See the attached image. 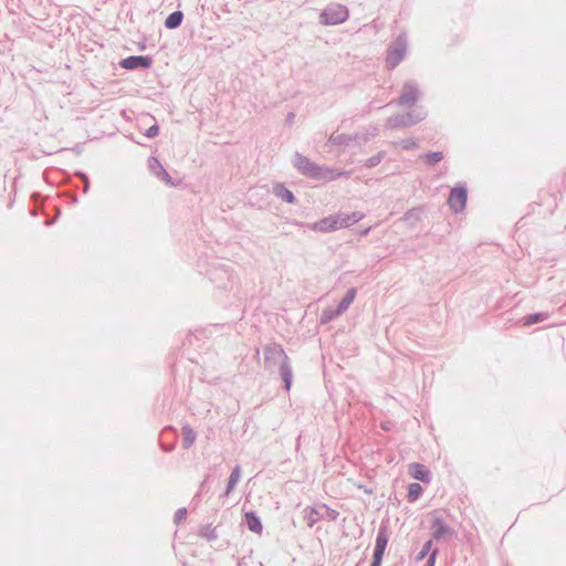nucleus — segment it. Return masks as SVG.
<instances>
[{"label":"nucleus","mask_w":566,"mask_h":566,"mask_svg":"<svg viewBox=\"0 0 566 566\" xmlns=\"http://www.w3.org/2000/svg\"><path fill=\"white\" fill-rule=\"evenodd\" d=\"M348 11L344 6L335 4L328 7L322 14L327 23L336 24L346 20Z\"/></svg>","instance_id":"obj_1"},{"label":"nucleus","mask_w":566,"mask_h":566,"mask_svg":"<svg viewBox=\"0 0 566 566\" xmlns=\"http://www.w3.org/2000/svg\"><path fill=\"white\" fill-rule=\"evenodd\" d=\"M467 203V191L463 188L452 189L449 196V205L455 212L463 210Z\"/></svg>","instance_id":"obj_2"},{"label":"nucleus","mask_w":566,"mask_h":566,"mask_svg":"<svg viewBox=\"0 0 566 566\" xmlns=\"http://www.w3.org/2000/svg\"><path fill=\"white\" fill-rule=\"evenodd\" d=\"M342 224L343 223L339 220V214H336L319 220L314 224V229L323 232H328L342 229Z\"/></svg>","instance_id":"obj_3"},{"label":"nucleus","mask_w":566,"mask_h":566,"mask_svg":"<svg viewBox=\"0 0 566 566\" xmlns=\"http://www.w3.org/2000/svg\"><path fill=\"white\" fill-rule=\"evenodd\" d=\"M120 65L126 70L149 67L151 65V59L148 56H129L122 60Z\"/></svg>","instance_id":"obj_4"},{"label":"nucleus","mask_w":566,"mask_h":566,"mask_svg":"<svg viewBox=\"0 0 566 566\" xmlns=\"http://www.w3.org/2000/svg\"><path fill=\"white\" fill-rule=\"evenodd\" d=\"M406 48L402 43H396L390 46L387 55V63L390 67H395L403 59Z\"/></svg>","instance_id":"obj_5"},{"label":"nucleus","mask_w":566,"mask_h":566,"mask_svg":"<svg viewBox=\"0 0 566 566\" xmlns=\"http://www.w3.org/2000/svg\"><path fill=\"white\" fill-rule=\"evenodd\" d=\"M408 472L415 480H419L426 483L430 481V471L421 463H411L408 468Z\"/></svg>","instance_id":"obj_6"},{"label":"nucleus","mask_w":566,"mask_h":566,"mask_svg":"<svg viewBox=\"0 0 566 566\" xmlns=\"http://www.w3.org/2000/svg\"><path fill=\"white\" fill-rule=\"evenodd\" d=\"M244 517H245V523H247L248 528L251 532L261 535L262 531H263V526H262L260 518L253 512H247L244 514Z\"/></svg>","instance_id":"obj_7"},{"label":"nucleus","mask_w":566,"mask_h":566,"mask_svg":"<svg viewBox=\"0 0 566 566\" xmlns=\"http://www.w3.org/2000/svg\"><path fill=\"white\" fill-rule=\"evenodd\" d=\"M364 218V213L359 211H355L352 213H339V220L343 223L342 228H346L357 223L359 220Z\"/></svg>","instance_id":"obj_8"},{"label":"nucleus","mask_w":566,"mask_h":566,"mask_svg":"<svg viewBox=\"0 0 566 566\" xmlns=\"http://www.w3.org/2000/svg\"><path fill=\"white\" fill-rule=\"evenodd\" d=\"M296 167L304 174L310 176H317L318 169L304 157H298L296 160Z\"/></svg>","instance_id":"obj_9"},{"label":"nucleus","mask_w":566,"mask_h":566,"mask_svg":"<svg viewBox=\"0 0 566 566\" xmlns=\"http://www.w3.org/2000/svg\"><path fill=\"white\" fill-rule=\"evenodd\" d=\"M387 543H388V536H387L386 531L382 530L377 535L374 555H377V557L382 556L385 553Z\"/></svg>","instance_id":"obj_10"},{"label":"nucleus","mask_w":566,"mask_h":566,"mask_svg":"<svg viewBox=\"0 0 566 566\" xmlns=\"http://www.w3.org/2000/svg\"><path fill=\"white\" fill-rule=\"evenodd\" d=\"M355 296H356V291L354 289L349 290L346 293L345 297L338 304L336 315H339L340 313L346 311L348 308V306L353 303Z\"/></svg>","instance_id":"obj_11"},{"label":"nucleus","mask_w":566,"mask_h":566,"mask_svg":"<svg viewBox=\"0 0 566 566\" xmlns=\"http://www.w3.org/2000/svg\"><path fill=\"white\" fill-rule=\"evenodd\" d=\"M182 17H184L182 12H180V11H175V12L170 13L165 21L166 28L175 29V28L179 27L181 24Z\"/></svg>","instance_id":"obj_12"},{"label":"nucleus","mask_w":566,"mask_h":566,"mask_svg":"<svg viewBox=\"0 0 566 566\" xmlns=\"http://www.w3.org/2000/svg\"><path fill=\"white\" fill-rule=\"evenodd\" d=\"M182 438H184V447L185 448H190L193 444V442L196 440V433L191 427H189V426L182 427Z\"/></svg>","instance_id":"obj_13"},{"label":"nucleus","mask_w":566,"mask_h":566,"mask_svg":"<svg viewBox=\"0 0 566 566\" xmlns=\"http://www.w3.org/2000/svg\"><path fill=\"white\" fill-rule=\"evenodd\" d=\"M432 528H433V536L436 538H439L449 532L448 527L446 526V524L443 523V521L441 518H436L433 521Z\"/></svg>","instance_id":"obj_14"},{"label":"nucleus","mask_w":566,"mask_h":566,"mask_svg":"<svg viewBox=\"0 0 566 566\" xmlns=\"http://www.w3.org/2000/svg\"><path fill=\"white\" fill-rule=\"evenodd\" d=\"M240 478H241V470L239 467H235L229 478L228 486L226 490L227 495L230 494V492L234 489V486L238 483V481L240 480Z\"/></svg>","instance_id":"obj_15"},{"label":"nucleus","mask_w":566,"mask_h":566,"mask_svg":"<svg viewBox=\"0 0 566 566\" xmlns=\"http://www.w3.org/2000/svg\"><path fill=\"white\" fill-rule=\"evenodd\" d=\"M416 98H417L416 91L412 87H407L400 97V102H401V104L409 105V104L415 103Z\"/></svg>","instance_id":"obj_16"},{"label":"nucleus","mask_w":566,"mask_h":566,"mask_svg":"<svg viewBox=\"0 0 566 566\" xmlns=\"http://www.w3.org/2000/svg\"><path fill=\"white\" fill-rule=\"evenodd\" d=\"M422 493V486L419 483H411L408 488V500L416 501Z\"/></svg>","instance_id":"obj_17"},{"label":"nucleus","mask_w":566,"mask_h":566,"mask_svg":"<svg viewBox=\"0 0 566 566\" xmlns=\"http://www.w3.org/2000/svg\"><path fill=\"white\" fill-rule=\"evenodd\" d=\"M545 318H547V315L546 314H542V313L533 314V315H527L526 317H524V325H532V324L542 322Z\"/></svg>","instance_id":"obj_18"},{"label":"nucleus","mask_w":566,"mask_h":566,"mask_svg":"<svg viewBox=\"0 0 566 566\" xmlns=\"http://www.w3.org/2000/svg\"><path fill=\"white\" fill-rule=\"evenodd\" d=\"M426 158L429 164H437L442 159V153H429Z\"/></svg>","instance_id":"obj_19"},{"label":"nucleus","mask_w":566,"mask_h":566,"mask_svg":"<svg viewBox=\"0 0 566 566\" xmlns=\"http://www.w3.org/2000/svg\"><path fill=\"white\" fill-rule=\"evenodd\" d=\"M158 132H159V128L157 125H153L150 126L147 132H146V136L149 137V138H153L155 136L158 135Z\"/></svg>","instance_id":"obj_20"},{"label":"nucleus","mask_w":566,"mask_h":566,"mask_svg":"<svg viewBox=\"0 0 566 566\" xmlns=\"http://www.w3.org/2000/svg\"><path fill=\"white\" fill-rule=\"evenodd\" d=\"M281 196L287 202H293V200H294L293 193L287 189H282Z\"/></svg>","instance_id":"obj_21"},{"label":"nucleus","mask_w":566,"mask_h":566,"mask_svg":"<svg viewBox=\"0 0 566 566\" xmlns=\"http://www.w3.org/2000/svg\"><path fill=\"white\" fill-rule=\"evenodd\" d=\"M334 316H336V312H335V313H332V312H324V313H323V316H322V322L327 323V322H328V321H331Z\"/></svg>","instance_id":"obj_22"},{"label":"nucleus","mask_w":566,"mask_h":566,"mask_svg":"<svg viewBox=\"0 0 566 566\" xmlns=\"http://www.w3.org/2000/svg\"><path fill=\"white\" fill-rule=\"evenodd\" d=\"M431 546V541L427 542L423 549L420 553V558H423Z\"/></svg>","instance_id":"obj_23"},{"label":"nucleus","mask_w":566,"mask_h":566,"mask_svg":"<svg viewBox=\"0 0 566 566\" xmlns=\"http://www.w3.org/2000/svg\"><path fill=\"white\" fill-rule=\"evenodd\" d=\"M284 382L287 390H290L291 387V375L289 373L284 374Z\"/></svg>","instance_id":"obj_24"},{"label":"nucleus","mask_w":566,"mask_h":566,"mask_svg":"<svg viewBox=\"0 0 566 566\" xmlns=\"http://www.w3.org/2000/svg\"><path fill=\"white\" fill-rule=\"evenodd\" d=\"M382 556L377 557V555H374V562L371 566H380Z\"/></svg>","instance_id":"obj_25"},{"label":"nucleus","mask_w":566,"mask_h":566,"mask_svg":"<svg viewBox=\"0 0 566 566\" xmlns=\"http://www.w3.org/2000/svg\"><path fill=\"white\" fill-rule=\"evenodd\" d=\"M434 565V553L430 556L428 559L427 566H433Z\"/></svg>","instance_id":"obj_26"},{"label":"nucleus","mask_w":566,"mask_h":566,"mask_svg":"<svg viewBox=\"0 0 566 566\" xmlns=\"http://www.w3.org/2000/svg\"><path fill=\"white\" fill-rule=\"evenodd\" d=\"M177 515H178V518H184L186 516V510L178 511Z\"/></svg>","instance_id":"obj_27"}]
</instances>
